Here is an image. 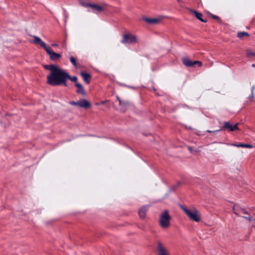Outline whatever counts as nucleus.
I'll return each mask as SVG.
<instances>
[{
	"label": "nucleus",
	"mask_w": 255,
	"mask_h": 255,
	"mask_svg": "<svg viewBox=\"0 0 255 255\" xmlns=\"http://www.w3.org/2000/svg\"><path fill=\"white\" fill-rule=\"evenodd\" d=\"M234 146L239 147H247V148H252L253 146L252 145L250 144H244V143H239L236 144L235 143L233 144Z\"/></svg>",
	"instance_id": "nucleus-18"
},
{
	"label": "nucleus",
	"mask_w": 255,
	"mask_h": 255,
	"mask_svg": "<svg viewBox=\"0 0 255 255\" xmlns=\"http://www.w3.org/2000/svg\"><path fill=\"white\" fill-rule=\"evenodd\" d=\"M70 62L72 63V64L76 67L78 68L79 65L76 63V60L73 56H71L70 57Z\"/></svg>",
	"instance_id": "nucleus-21"
},
{
	"label": "nucleus",
	"mask_w": 255,
	"mask_h": 255,
	"mask_svg": "<svg viewBox=\"0 0 255 255\" xmlns=\"http://www.w3.org/2000/svg\"><path fill=\"white\" fill-rule=\"evenodd\" d=\"M252 66L255 68V64H252Z\"/></svg>",
	"instance_id": "nucleus-32"
},
{
	"label": "nucleus",
	"mask_w": 255,
	"mask_h": 255,
	"mask_svg": "<svg viewBox=\"0 0 255 255\" xmlns=\"http://www.w3.org/2000/svg\"><path fill=\"white\" fill-rule=\"evenodd\" d=\"M183 64L188 67H193L194 65L197 64L199 67H201L202 65V62L200 61H194L191 60L187 57H183L182 59Z\"/></svg>",
	"instance_id": "nucleus-6"
},
{
	"label": "nucleus",
	"mask_w": 255,
	"mask_h": 255,
	"mask_svg": "<svg viewBox=\"0 0 255 255\" xmlns=\"http://www.w3.org/2000/svg\"><path fill=\"white\" fill-rule=\"evenodd\" d=\"M129 103L127 101H122V106H121L123 108L124 110H126L128 106Z\"/></svg>",
	"instance_id": "nucleus-24"
},
{
	"label": "nucleus",
	"mask_w": 255,
	"mask_h": 255,
	"mask_svg": "<svg viewBox=\"0 0 255 255\" xmlns=\"http://www.w3.org/2000/svg\"><path fill=\"white\" fill-rule=\"evenodd\" d=\"M68 79L71 80V81L76 82V81L77 80V78L75 76H71L67 72H66V82L67 81V80Z\"/></svg>",
	"instance_id": "nucleus-19"
},
{
	"label": "nucleus",
	"mask_w": 255,
	"mask_h": 255,
	"mask_svg": "<svg viewBox=\"0 0 255 255\" xmlns=\"http://www.w3.org/2000/svg\"><path fill=\"white\" fill-rule=\"evenodd\" d=\"M80 75L82 77L86 83L88 84L90 83L91 79V76L90 74L85 72H80Z\"/></svg>",
	"instance_id": "nucleus-16"
},
{
	"label": "nucleus",
	"mask_w": 255,
	"mask_h": 255,
	"mask_svg": "<svg viewBox=\"0 0 255 255\" xmlns=\"http://www.w3.org/2000/svg\"><path fill=\"white\" fill-rule=\"evenodd\" d=\"M75 86L77 88L76 92L78 94H80L82 95H85L86 93L83 86L79 83L76 82Z\"/></svg>",
	"instance_id": "nucleus-17"
},
{
	"label": "nucleus",
	"mask_w": 255,
	"mask_h": 255,
	"mask_svg": "<svg viewBox=\"0 0 255 255\" xmlns=\"http://www.w3.org/2000/svg\"><path fill=\"white\" fill-rule=\"evenodd\" d=\"M45 69L50 73L47 76V83L52 86L62 85L67 86L66 83V71L55 64H49L44 66Z\"/></svg>",
	"instance_id": "nucleus-1"
},
{
	"label": "nucleus",
	"mask_w": 255,
	"mask_h": 255,
	"mask_svg": "<svg viewBox=\"0 0 255 255\" xmlns=\"http://www.w3.org/2000/svg\"><path fill=\"white\" fill-rule=\"evenodd\" d=\"M221 130H222V129H219L215 130H214V131L210 130H207V132H208V133H213V132H218V131H220Z\"/></svg>",
	"instance_id": "nucleus-26"
},
{
	"label": "nucleus",
	"mask_w": 255,
	"mask_h": 255,
	"mask_svg": "<svg viewBox=\"0 0 255 255\" xmlns=\"http://www.w3.org/2000/svg\"><path fill=\"white\" fill-rule=\"evenodd\" d=\"M34 40L32 42L36 44H39L45 50L49 47H47L45 42H44L39 37L33 36Z\"/></svg>",
	"instance_id": "nucleus-12"
},
{
	"label": "nucleus",
	"mask_w": 255,
	"mask_h": 255,
	"mask_svg": "<svg viewBox=\"0 0 255 255\" xmlns=\"http://www.w3.org/2000/svg\"><path fill=\"white\" fill-rule=\"evenodd\" d=\"M233 210L234 213L238 216L242 217L243 215H249L245 209L239 208L238 206H234Z\"/></svg>",
	"instance_id": "nucleus-11"
},
{
	"label": "nucleus",
	"mask_w": 255,
	"mask_h": 255,
	"mask_svg": "<svg viewBox=\"0 0 255 255\" xmlns=\"http://www.w3.org/2000/svg\"><path fill=\"white\" fill-rule=\"evenodd\" d=\"M248 216H247V215H245V216H242V217H243V218H244V217H248Z\"/></svg>",
	"instance_id": "nucleus-33"
},
{
	"label": "nucleus",
	"mask_w": 255,
	"mask_h": 255,
	"mask_svg": "<svg viewBox=\"0 0 255 255\" xmlns=\"http://www.w3.org/2000/svg\"><path fill=\"white\" fill-rule=\"evenodd\" d=\"M180 208L190 220L197 222L201 220L200 213L196 208H192L189 209L183 205H180Z\"/></svg>",
	"instance_id": "nucleus-2"
},
{
	"label": "nucleus",
	"mask_w": 255,
	"mask_h": 255,
	"mask_svg": "<svg viewBox=\"0 0 255 255\" xmlns=\"http://www.w3.org/2000/svg\"><path fill=\"white\" fill-rule=\"evenodd\" d=\"M83 5L85 7H91L92 9H93V12L95 13L102 11L104 10V7L103 6L94 3H87L86 4H83Z\"/></svg>",
	"instance_id": "nucleus-9"
},
{
	"label": "nucleus",
	"mask_w": 255,
	"mask_h": 255,
	"mask_svg": "<svg viewBox=\"0 0 255 255\" xmlns=\"http://www.w3.org/2000/svg\"><path fill=\"white\" fill-rule=\"evenodd\" d=\"M187 148L191 152L193 151V148L191 146H188Z\"/></svg>",
	"instance_id": "nucleus-29"
},
{
	"label": "nucleus",
	"mask_w": 255,
	"mask_h": 255,
	"mask_svg": "<svg viewBox=\"0 0 255 255\" xmlns=\"http://www.w3.org/2000/svg\"><path fill=\"white\" fill-rule=\"evenodd\" d=\"M191 12L193 15H194L197 19L200 20L201 21L203 22H206L207 21L206 19L202 18L203 14L201 13L193 10H191Z\"/></svg>",
	"instance_id": "nucleus-14"
},
{
	"label": "nucleus",
	"mask_w": 255,
	"mask_h": 255,
	"mask_svg": "<svg viewBox=\"0 0 255 255\" xmlns=\"http://www.w3.org/2000/svg\"><path fill=\"white\" fill-rule=\"evenodd\" d=\"M88 3V2H80V4H81L82 5L84 6L83 4H86V3Z\"/></svg>",
	"instance_id": "nucleus-31"
},
{
	"label": "nucleus",
	"mask_w": 255,
	"mask_h": 255,
	"mask_svg": "<svg viewBox=\"0 0 255 255\" xmlns=\"http://www.w3.org/2000/svg\"><path fill=\"white\" fill-rule=\"evenodd\" d=\"M238 125L239 124L237 123L235 125H232L228 122H225L223 123V128L221 129H222V130L226 129L229 131H233L234 130L239 129L238 128Z\"/></svg>",
	"instance_id": "nucleus-8"
},
{
	"label": "nucleus",
	"mask_w": 255,
	"mask_h": 255,
	"mask_svg": "<svg viewBox=\"0 0 255 255\" xmlns=\"http://www.w3.org/2000/svg\"><path fill=\"white\" fill-rule=\"evenodd\" d=\"M51 45L54 47H56L58 46V44H52Z\"/></svg>",
	"instance_id": "nucleus-30"
},
{
	"label": "nucleus",
	"mask_w": 255,
	"mask_h": 255,
	"mask_svg": "<svg viewBox=\"0 0 255 255\" xmlns=\"http://www.w3.org/2000/svg\"><path fill=\"white\" fill-rule=\"evenodd\" d=\"M255 90V85H254L251 89V94L249 96V98L253 100L254 98V90Z\"/></svg>",
	"instance_id": "nucleus-22"
},
{
	"label": "nucleus",
	"mask_w": 255,
	"mask_h": 255,
	"mask_svg": "<svg viewBox=\"0 0 255 255\" xmlns=\"http://www.w3.org/2000/svg\"><path fill=\"white\" fill-rule=\"evenodd\" d=\"M148 209V207L147 206H144L139 209L138 215L141 219H144L145 217Z\"/></svg>",
	"instance_id": "nucleus-13"
},
{
	"label": "nucleus",
	"mask_w": 255,
	"mask_h": 255,
	"mask_svg": "<svg viewBox=\"0 0 255 255\" xmlns=\"http://www.w3.org/2000/svg\"><path fill=\"white\" fill-rule=\"evenodd\" d=\"M171 217L168 211L164 210L159 216V223L162 228H167L170 226Z\"/></svg>",
	"instance_id": "nucleus-3"
},
{
	"label": "nucleus",
	"mask_w": 255,
	"mask_h": 255,
	"mask_svg": "<svg viewBox=\"0 0 255 255\" xmlns=\"http://www.w3.org/2000/svg\"><path fill=\"white\" fill-rule=\"evenodd\" d=\"M117 100L119 101V105L120 106H122V100L120 99V98L118 96H117Z\"/></svg>",
	"instance_id": "nucleus-28"
},
{
	"label": "nucleus",
	"mask_w": 255,
	"mask_h": 255,
	"mask_svg": "<svg viewBox=\"0 0 255 255\" xmlns=\"http://www.w3.org/2000/svg\"><path fill=\"white\" fill-rule=\"evenodd\" d=\"M121 42L124 44H134L137 42V38L134 35L126 33L123 35V38Z\"/></svg>",
	"instance_id": "nucleus-4"
},
{
	"label": "nucleus",
	"mask_w": 255,
	"mask_h": 255,
	"mask_svg": "<svg viewBox=\"0 0 255 255\" xmlns=\"http://www.w3.org/2000/svg\"><path fill=\"white\" fill-rule=\"evenodd\" d=\"M249 36V34L247 32L243 31V32H239L238 33V36L240 38H242L244 36Z\"/></svg>",
	"instance_id": "nucleus-20"
},
{
	"label": "nucleus",
	"mask_w": 255,
	"mask_h": 255,
	"mask_svg": "<svg viewBox=\"0 0 255 255\" xmlns=\"http://www.w3.org/2000/svg\"><path fill=\"white\" fill-rule=\"evenodd\" d=\"M247 55L248 57H253L255 56V52L251 51L250 50H247L246 51Z\"/></svg>",
	"instance_id": "nucleus-23"
},
{
	"label": "nucleus",
	"mask_w": 255,
	"mask_h": 255,
	"mask_svg": "<svg viewBox=\"0 0 255 255\" xmlns=\"http://www.w3.org/2000/svg\"><path fill=\"white\" fill-rule=\"evenodd\" d=\"M248 215V217H244V218H246V219L248 220L250 222L254 220V219H253L252 217L249 216V214Z\"/></svg>",
	"instance_id": "nucleus-25"
},
{
	"label": "nucleus",
	"mask_w": 255,
	"mask_h": 255,
	"mask_svg": "<svg viewBox=\"0 0 255 255\" xmlns=\"http://www.w3.org/2000/svg\"><path fill=\"white\" fill-rule=\"evenodd\" d=\"M143 19L146 22L149 23V24H155L158 23L161 20L160 18H147V17H143Z\"/></svg>",
	"instance_id": "nucleus-15"
},
{
	"label": "nucleus",
	"mask_w": 255,
	"mask_h": 255,
	"mask_svg": "<svg viewBox=\"0 0 255 255\" xmlns=\"http://www.w3.org/2000/svg\"><path fill=\"white\" fill-rule=\"evenodd\" d=\"M45 51L49 55L50 60L52 61H56L61 57V55L60 54L55 53L51 50L50 47H49Z\"/></svg>",
	"instance_id": "nucleus-10"
},
{
	"label": "nucleus",
	"mask_w": 255,
	"mask_h": 255,
	"mask_svg": "<svg viewBox=\"0 0 255 255\" xmlns=\"http://www.w3.org/2000/svg\"><path fill=\"white\" fill-rule=\"evenodd\" d=\"M157 255H170L168 251L160 242H157Z\"/></svg>",
	"instance_id": "nucleus-7"
},
{
	"label": "nucleus",
	"mask_w": 255,
	"mask_h": 255,
	"mask_svg": "<svg viewBox=\"0 0 255 255\" xmlns=\"http://www.w3.org/2000/svg\"><path fill=\"white\" fill-rule=\"evenodd\" d=\"M211 16L214 19H217V20H220V17L219 16H217V15H215L212 14L211 15Z\"/></svg>",
	"instance_id": "nucleus-27"
},
{
	"label": "nucleus",
	"mask_w": 255,
	"mask_h": 255,
	"mask_svg": "<svg viewBox=\"0 0 255 255\" xmlns=\"http://www.w3.org/2000/svg\"><path fill=\"white\" fill-rule=\"evenodd\" d=\"M69 104L73 106H78L80 108L88 109L90 107V103L86 99H82L79 101H70Z\"/></svg>",
	"instance_id": "nucleus-5"
}]
</instances>
